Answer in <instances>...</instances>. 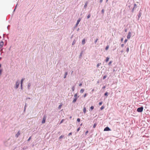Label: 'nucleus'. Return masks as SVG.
I'll use <instances>...</instances> for the list:
<instances>
[{
    "instance_id": "nucleus-45",
    "label": "nucleus",
    "mask_w": 150,
    "mask_h": 150,
    "mask_svg": "<svg viewBox=\"0 0 150 150\" xmlns=\"http://www.w3.org/2000/svg\"><path fill=\"white\" fill-rule=\"evenodd\" d=\"M88 131H86L85 132V134L87 135V134H88Z\"/></svg>"
},
{
    "instance_id": "nucleus-54",
    "label": "nucleus",
    "mask_w": 150,
    "mask_h": 150,
    "mask_svg": "<svg viewBox=\"0 0 150 150\" xmlns=\"http://www.w3.org/2000/svg\"><path fill=\"white\" fill-rule=\"evenodd\" d=\"M123 40V38H121V41H122Z\"/></svg>"
},
{
    "instance_id": "nucleus-1",
    "label": "nucleus",
    "mask_w": 150,
    "mask_h": 150,
    "mask_svg": "<svg viewBox=\"0 0 150 150\" xmlns=\"http://www.w3.org/2000/svg\"><path fill=\"white\" fill-rule=\"evenodd\" d=\"M143 108H144L142 106L139 108L137 109V111L138 112H142L143 110Z\"/></svg>"
},
{
    "instance_id": "nucleus-27",
    "label": "nucleus",
    "mask_w": 150,
    "mask_h": 150,
    "mask_svg": "<svg viewBox=\"0 0 150 150\" xmlns=\"http://www.w3.org/2000/svg\"><path fill=\"white\" fill-rule=\"evenodd\" d=\"M104 9H102L101 10V13H102V14H103L104 13Z\"/></svg>"
},
{
    "instance_id": "nucleus-47",
    "label": "nucleus",
    "mask_w": 150,
    "mask_h": 150,
    "mask_svg": "<svg viewBox=\"0 0 150 150\" xmlns=\"http://www.w3.org/2000/svg\"><path fill=\"white\" fill-rule=\"evenodd\" d=\"M75 43V42L74 41H73V42H72V45H73Z\"/></svg>"
},
{
    "instance_id": "nucleus-33",
    "label": "nucleus",
    "mask_w": 150,
    "mask_h": 150,
    "mask_svg": "<svg viewBox=\"0 0 150 150\" xmlns=\"http://www.w3.org/2000/svg\"><path fill=\"white\" fill-rule=\"evenodd\" d=\"M96 125H96V124H94V125H93V128H95V127H96Z\"/></svg>"
},
{
    "instance_id": "nucleus-24",
    "label": "nucleus",
    "mask_w": 150,
    "mask_h": 150,
    "mask_svg": "<svg viewBox=\"0 0 150 150\" xmlns=\"http://www.w3.org/2000/svg\"><path fill=\"white\" fill-rule=\"evenodd\" d=\"M104 107L103 106H102L100 108V109L101 110H102L104 108Z\"/></svg>"
},
{
    "instance_id": "nucleus-52",
    "label": "nucleus",
    "mask_w": 150,
    "mask_h": 150,
    "mask_svg": "<svg viewBox=\"0 0 150 150\" xmlns=\"http://www.w3.org/2000/svg\"><path fill=\"white\" fill-rule=\"evenodd\" d=\"M103 1V0H100V3H101Z\"/></svg>"
},
{
    "instance_id": "nucleus-41",
    "label": "nucleus",
    "mask_w": 150,
    "mask_h": 150,
    "mask_svg": "<svg viewBox=\"0 0 150 150\" xmlns=\"http://www.w3.org/2000/svg\"><path fill=\"white\" fill-rule=\"evenodd\" d=\"M86 95H87V94L86 93H85L83 96V97L84 98H85L86 97Z\"/></svg>"
},
{
    "instance_id": "nucleus-62",
    "label": "nucleus",
    "mask_w": 150,
    "mask_h": 150,
    "mask_svg": "<svg viewBox=\"0 0 150 150\" xmlns=\"http://www.w3.org/2000/svg\"><path fill=\"white\" fill-rule=\"evenodd\" d=\"M1 59V57H0V60Z\"/></svg>"
},
{
    "instance_id": "nucleus-51",
    "label": "nucleus",
    "mask_w": 150,
    "mask_h": 150,
    "mask_svg": "<svg viewBox=\"0 0 150 150\" xmlns=\"http://www.w3.org/2000/svg\"><path fill=\"white\" fill-rule=\"evenodd\" d=\"M62 105H60L59 106V108H61V107Z\"/></svg>"
},
{
    "instance_id": "nucleus-12",
    "label": "nucleus",
    "mask_w": 150,
    "mask_h": 150,
    "mask_svg": "<svg viewBox=\"0 0 150 150\" xmlns=\"http://www.w3.org/2000/svg\"><path fill=\"white\" fill-rule=\"evenodd\" d=\"M68 74V73L67 72H65V74H64V78L65 79V78H66V77H67V75Z\"/></svg>"
},
{
    "instance_id": "nucleus-11",
    "label": "nucleus",
    "mask_w": 150,
    "mask_h": 150,
    "mask_svg": "<svg viewBox=\"0 0 150 150\" xmlns=\"http://www.w3.org/2000/svg\"><path fill=\"white\" fill-rule=\"evenodd\" d=\"M88 4V2L86 1V3H85V5L84 6V8H86L87 7V6Z\"/></svg>"
},
{
    "instance_id": "nucleus-4",
    "label": "nucleus",
    "mask_w": 150,
    "mask_h": 150,
    "mask_svg": "<svg viewBox=\"0 0 150 150\" xmlns=\"http://www.w3.org/2000/svg\"><path fill=\"white\" fill-rule=\"evenodd\" d=\"M110 130V128L108 127H106L104 129V131H109Z\"/></svg>"
},
{
    "instance_id": "nucleus-31",
    "label": "nucleus",
    "mask_w": 150,
    "mask_h": 150,
    "mask_svg": "<svg viewBox=\"0 0 150 150\" xmlns=\"http://www.w3.org/2000/svg\"><path fill=\"white\" fill-rule=\"evenodd\" d=\"M134 8H136V7H137V5H136V4H134Z\"/></svg>"
},
{
    "instance_id": "nucleus-35",
    "label": "nucleus",
    "mask_w": 150,
    "mask_h": 150,
    "mask_svg": "<svg viewBox=\"0 0 150 150\" xmlns=\"http://www.w3.org/2000/svg\"><path fill=\"white\" fill-rule=\"evenodd\" d=\"M98 38L96 39V40L95 41V43H96L98 41Z\"/></svg>"
},
{
    "instance_id": "nucleus-53",
    "label": "nucleus",
    "mask_w": 150,
    "mask_h": 150,
    "mask_svg": "<svg viewBox=\"0 0 150 150\" xmlns=\"http://www.w3.org/2000/svg\"><path fill=\"white\" fill-rule=\"evenodd\" d=\"M105 86H104L102 88H103V89H105Z\"/></svg>"
},
{
    "instance_id": "nucleus-9",
    "label": "nucleus",
    "mask_w": 150,
    "mask_h": 150,
    "mask_svg": "<svg viewBox=\"0 0 150 150\" xmlns=\"http://www.w3.org/2000/svg\"><path fill=\"white\" fill-rule=\"evenodd\" d=\"M31 85V84L30 83H28V90H30V87Z\"/></svg>"
},
{
    "instance_id": "nucleus-40",
    "label": "nucleus",
    "mask_w": 150,
    "mask_h": 150,
    "mask_svg": "<svg viewBox=\"0 0 150 150\" xmlns=\"http://www.w3.org/2000/svg\"><path fill=\"white\" fill-rule=\"evenodd\" d=\"M80 127L78 128L77 130V132H78L79 131V130H80Z\"/></svg>"
},
{
    "instance_id": "nucleus-32",
    "label": "nucleus",
    "mask_w": 150,
    "mask_h": 150,
    "mask_svg": "<svg viewBox=\"0 0 150 150\" xmlns=\"http://www.w3.org/2000/svg\"><path fill=\"white\" fill-rule=\"evenodd\" d=\"M102 103H103L101 101V102H99V104L100 105L102 104Z\"/></svg>"
},
{
    "instance_id": "nucleus-22",
    "label": "nucleus",
    "mask_w": 150,
    "mask_h": 150,
    "mask_svg": "<svg viewBox=\"0 0 150 150\" xmlns=\"http://www.w3.org/2000/svg\"><path fill=\"white\" fill-rule=\"evenodd\" d=\"M129 47H127V50H126V51H127V53H128V52H129Z\"/></svg>"
},
{
    "instance_id": "nucleus-17",
    "label": "nucleus",
    "mask_w": 150,
    "mask_h": 150,
    "mask_svg": "<svg viewBox=\"0 0 150 150\" xmlns=\"http://www.w3.org/2000/svg\"><path fill=\"white\" fill-rule=\"evenodd\" d=\"M90 111H92L94 109V107L93 106H91V107H90Z\"/></svg>"
},
{
    "instance_id": "nucleus-13",
    "label": "nucleus",
    "mask_w": 150,
    "mask_h": 150,
    "mask_svg": "<svg viewBox=\"0 0 150 150\" xmlns=\"http://www.w3.org/2000/svg\"><path fill=\"white\" fill-rule=\"evenodd\" d=\"M83 111L84 113H85L86 112V108L85 107H84L83 108Z\"/></svg>"
},
{
    "instance_id": "nucleus-15",
    "label": "nucleus",
    "mask_w": 150,
    "mask_h": 150,
    "mask_svg": "<svg viewBox=\"0 0 150 150\" xmlns=\"http://www.w3.org/2000/svg\"><path fill=\"white\" fill-rule=\"evenodd\" d=\"M85 40L84 39H83L82 40V43L83 45H84L85 44Z\"/></svg>"
},
{
    "instance_id": "nucleus-18",
    "label": "nucleus",
    "mask_w": 150,
    "mask_h": 150,
    "mask_svg": "<svg viewBox=\"0 0 150 150\" xmlns=\"http://www.w3.org/2000/svg\"><path fill=\"white\" fill-rule=\"evenodd\" d=\"M84 91V89H81L80 91V92L81 93H83V92Z\"/></svg>"
},
{
    "instance_id": "nucleus-2",
    "label": "nucleus",
    "mask_w": 150,
    "mask_h": 150,
    "mask_svg": "<svg viewBox=\"0 0 150 150\" xmlns=\"http://www.w3.org/2000/svg\"><path fill=\"white\" fill-rule=\"evenodd\" d=\"M19 84H20L19 80H18L16 82V86L15 87V88L16 89H17L18 87Z\"/></svg>"
},
{
    "instance_id": "nucleus-61",
    "label": "nucleus",
    "mask_w": 150,
    "mask_h": 150,
    "mask_svg": "<svg viewBox=\"0 0 150 150\" xmlns=\"http://www.w3.org/2000/svg\"><path fill=\"white\" fill-rule=\"evenodd\" d=\"M4 35H5V34H3V37H4Z\"/></svg>"
},
{
    "instance_id": "nucleus-19",
    "label": "nucleus",
    "mask_w": 150,
    "mask_h": 150,
    "mask_svg": "<svg viewBox=\"0 0 150 150\" xmlns=\"http://www.w3.org/2000/svg\"><path fill=\"white\" fill-rule=\"evenodd\" d=\"M109 59V58L107 57L106 58V59L105 60V62H107L108 61Z\"/></svg>"
},
{
    "instance_id": "nucleus-42",
    "label": "nucleus",
    "mask_w": 150,
    "mask_h": 150,
    "mask_svg": "<svg viewBox=\"0 0 150 150\" xmlns=\"http://www.w3.org/2000/svg\"><path fill=\"white\" fill-rule=\"evenodd\" d=\"M10 26V25H8V26L7 27V29L8 30H9V27Z\"/></svg>"
},
{
    "instance_id": "nucleus-26",
    "label": "nucleus",
    "mask_w": 150,
    "mask_h": 150,
    "mask_svg": "<svg viewBox=\"0 0 150 150\" xmlns=\"http://www.w3.org/2000/svg\"><path fill=\"white\" fill-rule=\"evenodd\" d=\"M90 16H91L90 14H89L88 15V16H87V18H88V19L89 18H90Z\"/></svg>"
},
{
    "instance_id": "nucleus-3",
    "label": "nucleus",
    "mask_w": 150,
    "mask_h": 150,
    "mask_svg": "<svg viewBox=\"0 0 150 150\" xmlns=\"http://www.w3.org/2000/svg\"><path fill=\"white\" fill-rule=\"evenodd\" d=\"M46 118V116L45 115L43 117L42 121V124H44L45 122Z\"/></svg>"
},
{
    "instance_id": "nucleus-6",
    "label": "nucleus",
    "mask_w": 150,
    "mask_h": 150,
    "mask_svg": "<svg viewBox=\"0 0 150 150\" xmlns=\"http://www.w3.org/2000/svg\"><path fill=\"white\" fill-rule=\"evenodd\" d=\"M20 131H18L17 133L16 134L15 137L17 138L20 135Z\"/></svg>"
},
{
    "instance_id": "nucleus-28",
    "label": "nucleus",
    "mask_w": 150,
    "mask_h": 150,
    "mask_svg": "<svg viewBox=\"0 0 150 150\" xmlns=\"http://www.w3.org/2000/svg\"><path fill=\"white\" fill-rule=\"evenodd\" d=\"M108 48H109V46L108 45L105 47V50H107L108 49Z\"/></svg>"
},
{
    "instance_id": "nucleus-60",
    "label": "nucleus",
    "mask_w": 150,
    "mask_h": 150,
    "mask_svg": "<svg viewBox=\"0 0 150 150\" xmlns=\"http://www.w3.org/2000/svg\"><path fill=\"white\" fill-rule=\"evenodd\" d=\"M108 0H106V2H107L108 1Z\"/></svg>"
},
{
    "instance_id": "nucleus-43",
    "label": "nucleus",
    "mask_w": 150,
    "mask_h": 150,
    "mask_svg": "<svg viewBox=\"0 0 150 150\" xmlns=\"http://www.w3.org/2000/svg\"><path fill=\"white\" fill-rule=\"evenodd\" d=\"M127 39H125L124 41V42L125 43H126L127 42Z\"/></svg>"
},
{
    "instance_id": "nucleus-64",
    "label": "nucleus",
    "mask_w": 150,
    "mask_h": 150,
    "mask_svg": "<svg viewBox=\"0 0 150 150\" xmlns=\"http://www.w3.org/2000/svg\"><path fill=\"white\" fill-rule=\"evenodd\" d=\"M79 96H78L77 97V98H79Z\"/></svg>"
},
{
    "instance_id": "nucleus-16",
    "label": "nucleus",
    "mask_w": 150,
    "mask_h": 150,
    "mask_svg": "<svg viewBox=\"0 0 150 150\" xmlns=\"http://www.w3.org/2000/svg\"><path fill=\"white\" fill-rule=\"evenodd\" d=\"M25 80L24 78H23L21 80V84H22L23 81Z\"/></svg>"
},
{
    "instance_id": "nucleus-5",
    "label": "nucleus",
    "mask_w": 150,
    "mask_h": 150,
    "mask_svg": "<svg viewBox=\"0 0 150 150\" xmlns=\"http://www.w3.org/2000/svg\"><path fill=\"white\" fill-rule=\"evenodd\" d=\"M131 33L130 32H129L128 33V35L127 36V39H129L131 37Z\"/></svg>"
},
{
    "instance_id": "nucleus-25",
    "label": "nucleus",
    "mask_w": 150,
    "mask_h": 150,
    "mask_svg": "<svg viewBox=\"0 0 150 150\" xmlns=\"http://www.w3.org/2000/svg\"><path fill=\"white\" fill-rule=\"evenodd\" d=\"M64 119H63L61 121V122H60V124H61V123H62L64 121Z\"/></svg>"
},
{
    "instance_id": "nucleus-23",
    "label": "nucleus",
    "mask_w": 150,
    "mask_h": 150,
    "mask_svg": "<svg viewBox=\"0 0 150 150\" xmlns=\"http://www.w3.org/2000/svg\"><path fill=\"white\" fill-rule=\"evenodd\" d=\"M77 93H76L74 95V97L75 98H77Z\"/></svg>"
},
{
    "instance_id": "nucleus-50",
    "label": "nucleus",
    "mask_w": 150,
    "mask_h": 150,
    "mask_svg": "<svg viewBox=\"0 0 150 150\" xmlns=\"http://www.w3.org/2000/svg\"><path fill=\"white\" fill-rule=\"evenodd\" d=\"M134 8H133V9H132V12H133L134 11Z\"/></svg>"
},
{
    "instance_id": "nucleus-59",
    "label": "nucleus",
    "mask_w": 150,
    "mask_h": 150,
    "mask_svg": "<svg viewBox=\"0 0 150 150\" xmlns=\"http://www.w3.org/2000/svg\"><path fill=\"white\" fill-rule=\"evenodd\" d=\"M26 103H25V108H26Z\"/></svg>"
},
{
    "instance_id": "nucleus-39",
    "label": "nucleus",
    "mask_w": 150,
    "mask_h": 150,
    "mask_svg": "<svg viewBox=\"0 0 150 150\" xmlns=\"http://www.w3.org/2000/svg\"><path fill=\"white\" fill-rule=\"evenodd\" d=\"M31 137H29V138H28V141H29L31 139Z\"/></svg>"
},
{
    "instance_id": "nucleus-29",
    "label": "nucleus",
    "mask_w": 150,
    "mask_h": 150,
    "mask_svg": "<svg viewBox=\"0 0 150 150\" xmlns=\"http://www.w3.org/2000/svg\"><path fill=\"white\" fill-rule=\"evenodd\" d=\"M108 93L107 92H106L104 94L105 96H108Z\"/></svg>"
},
{
    "instance_id": "nucleus-48",
    "label": "nucleus",
    "mask_w": 150,
    "mask_h": 150,
    "mask_svg": "<svg viewBox=\"0 0 150 150\" xmlns=\"http://www.w3.org/2000/svg\"><path fill=\"white\" fill-rule=\"evenodd\" d=\"M124 44H122L121 45V47H124Z\"/></svg>"
},
{
    "instance_id": "nucleus-37",
    "label": "nucleus",
    "mask_w": 150,
    "mask_h": 150,
    "mask_svg": "<svg viewBox=\"0 0 150 150\" xmlns=\"http://www.w3.org/2000/svg\"><path fill=\"white\" fill-rule=\"evenodd\" d=\"M112 63V61H110L108 64V65H110Z\"/></svg>"
},
{
    "instance_id": "nucleus-46",
    "label": "nucleus",
    "mask_w": 150,
    "mask_h": 150,
    "mask_svg": "<svg viewBox=\"0 0 150 150\" xmlns=\"http://www.w3.org/2000/svg\"><path fill=\"white\" fill-rule=\"evenodd\" d=\"M21 89H22V88H23L22 84H21Z\"/></svg>"
},
{
    "instance_id": "nucleus-14",
    "label": "nucleus",
    "mask_w": 150,
    "mask_h": 150,
    "mask_svg": "<svg viewBox=\"0 0 150 150\" xmlns=\"http://www.w3.org/2000/svg\"><path fill=\"white\" fill-rule=\"evenodd\" d=\"M77 98H74V99L72 102L73 103H74L76 102V101L77 100Z\"/></svg>"
},
{
    "instance_id": "nucleus-58",
    "label": "nucleus",
    "mask_w": 150,
    "mask_h": 150,
    "mask_svg": "<svg viewBox=\"0 0 150 150\" xmlns=\"http://www.w3.org/2000/svg\"><path fill=\"white\" fill-rule=\"evenodd\" d=\"M125 32H126L127 31V29H125Z\"/></svg>"
},
{
    "instance_id": "nucleus-57",
    "label": "nucleus",
    "mask_w": 150,
    "mask_h": 150,
    "mask_svg": "<svg viewBox=\"0 0 150 150\" xmlns=\"http://www.w3.org/2000/svg\"><path fill=\"white\" fill-rule=\"evenodd\" d=\"M25 109H26V108H25V107H24V111L25 110Z\"/></svg>"
},
{
    "instance_id": "nucleus-56",
    "label": "nucleus",
    "mask_w": 150,
    "mask_h": 150,
    "mask_svg": "<svg viewBox=\"0 0 150 150\" xmlns=\"http://www.w3.org/2000/svg\"><path fill=\"white\" fill-rule=\"evenodd\" d=\"M28 99H30V98L28 97V98H26V100H27Z\"/></svg>"
},
{
    "instance_id": "nucleus-20",
    "label": "nucleus",
    "mask_w": 150,
    "mask_h": 150,
    "mask_svg": "<svg viewBox=\"0 0 150 150\" xmlns=\"http://www.w3.org/2000/svg\"><path fill=\"white\" fill-rule=\"evenodd\" d=\"M72 91H74L75 89V86H73L72 88Z\"/></svg>"
},
{
    "instance_id": "nucleus-21",
    "label": "nucleus",
    "mask_w": 150,
    "mask_h": 150,
    "mask_svg": "<svg viewBox=\"0 0 150 150\" xmlns=\"http://www.w3.org/2000/svg\"><path fill=\"white\" fill-rule=\"evenodd\" d=\"M64 137V135H61L59 137V139H60L62 138L63 137Z\"/></svg>"
},
{
    "instance_id": "nucleus-34",
    "label": "nucleus",
    "mask_w": 150,
    "mask_h": 150,
    "mask_svg": "<svg viewBox=\"0 0 150 150\" xmlns=\"http://www.w3.org/2000/svg\"><path fill=\"white\" fill-rule=\"evenodd\" d=\"M106 77H107L105 75V76H104L103 77V79H105L106 78Z\"/></svg>"
},
{
    "instance_id": "nucleus-8",
    "label": "nucleus",
    "mask_w": 150,
    "mask_h": 150,
    "mask_svg": "<svg viewBox=\"0 0 150 150\" xmlns=\"http://www.w3.org/2000/svg\"><path fill=\"white\" fill-rule=\"evenodd\" d=\"M80 20H81V19L80 18H79V19L77 20L76 23V26H77L79 24Z\"/></svg>"
},
{
    "instance_id": "nucleus-38",
    "label": "nucleus",
    "mask_w": 150,
    "mask_h": 150,
    "mask_svg": "<svg viewBox=\"0 0 150 150\" xmlns=\"http://www.w3.org/2000/svg\"><path fill=\"white\" fill-rule=\"evenodd\" d=\"M80 121V118H78L77 119V121L78 122H79Z\"/></svg>"
},
{
    "instance_id": "nucleus-44",
    "label": "nucleus",
    "mask_w": 150,
    "mask_h": 150,
    "mask_svg": "<svg viewBox=\"0 0 150 150\" xmlns=\"http://www.w3.org/2000/svg\"><path fill=\"white\" fill-rule=\"evenodd\" d=\"M72 134V132H70V133H69L68 134V136H69L70 135H71Z\"/></svg>"
},
{
    "instance_id": "nucleus-55",
    "label": "nucleus",
    "mask_w": 150,
    "mask_h": 150,
    "mask_svg": "<svg viewBox=\"0 0 150 150\" xmlns=\"http://www.w3.org/2000/svg\"><path fill=\"white\" fill-rule=\"evenodd\" d=\"M124 50H122L121 51V53H123V52H124Z\"/></svg>"
},
{
    "instance_id": "nucleus-63",
    "label": "nucleus",
    "mask_w": 150,
    "mask_h": 150,
    "mask_svg": "<svg viewBox=\"0 0 150 150\" xmlns=\"http://www.w3.org/2000/svg\"><path fill=\"white\" fill-rule=\"evenodd\" d=\"M15 9H14V11H15Z\"/></svg>"
},
{
    "instance_id": "nucleus-10",
    "label": "nucleus",
    "mask_w": 150,
    "mask_h": 150,
    "mask_svg": "<svg viewBox=\"0 0 150 150\" xmlns=\"http://www.w3.org/2000/svg\"><path fill=\"white\" fill-rule=\"evenodd\" d=\"M83 51H82L81 52L79 56V59H81V57L82 56V55L83 54Z\"/></svg>"
},
{
    "instance_id": "nucleus-36",
    "label": "nucleus",
    "mask_w": 150,
    "mask_h": 150,
    "mask_svg": "<svg viewBox=\"0 0 150 150\" xmlns=\"http://www.w3.org/2000/svg\"><path fill=\"white\" fill-rule=\"evenodd\" d=\"M2 71V69H0V75H1Z\"/></svg>"
},
{
    "instance_id": "nucleus-49",
    "label": "nucleus",
    "mask_w": 150,
    "mask_h": 150,
    "mask_svg": "<svg viewBox=\"0 0 150 150\" xmlns=\"http://www.w3.org/2000/svg\"><path fill=\"white\" fill-rule=\"evenodd\" d=\"M82 83H80V84H79V86H82Z\"/></svg>"
},
{
    "instance_id": "nucleus-30",
    "label": "nucleus",
    "mask_w": 150,
    "mask_h": 150,
    "mask_svg": "<svg viewBox=\"0 0 150 150\" xmlns=\"http://www.w3.org/2000/svg\"><path fill=\"white\" fill-rule=\"evenodd\" d=\"M100 64H101V63H98V64H97V67H98L100 66Z\"/></svg>"
},
{
    "instance_id": "nucleus-7",
    "label": "nucleus",
    "mask_w": 150,
    "mask_h": 150,
    "mask_svg": "<svg viewBox=\"0 0 150 150\" xmlns=\"http://www.w3.org/2000/svg\"><path fill=\"white\" fill-rule=\"evenodd\" d=\"M4 45V42L2 41L0 42V49Z\"/></svg>"
}]
</instances>
